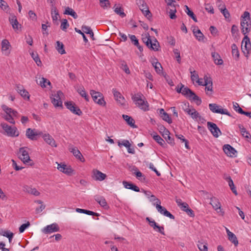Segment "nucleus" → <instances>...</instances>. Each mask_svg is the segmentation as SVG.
Instances as JSON below:
<instances>
[{
	"label": "nucleus",
	"mask_w": 251,
	"mask_h": 251,
	"mask_svg": "<svg viewBox=\"0 0 251 251\" xmlns=\"http://www.w3.org/2000/svg\"><path fill=\"white\" fill-rule=\"evenodd\" d=\"M115 12L120 16L122 18H124L126 16V14L124 12V9L121 7H116L114 9Z\"/></svg>",
	"instance_id": "nucleus-47"
},
{
	"label": "nucleus",
	"mask_w": 251,
	"mask_h": 251,
	"mask_svg": "<svg viewBox=\"0 0 251 251\" xmlns=\"http://www.w3.org/2000/svg\"><path fill=\"white\" fill-rule=\"evenodd\" d=\"M11 47L9 42L7 39H4L1 42V51L3 54L8 56L10 53Z\"/></svg>",
	"instance_id": "nucleus-14"
},
{
	"label": "nucleus",
	"mask_w": 251,
	"mask_h": 251,
	"mask_svg": "<svg viewBox=\"0 0 251 251\" xmlns=\"http://www.w3.org/2000/svg\"><path fill=\"white\" fill-rule=\"evenodd\" d=\"M146 220L148 221L149 224L151 226L153 227V228L154 230L156 229V227L158 226V225L156 224V223L153 220H151L150 218L147 217Z\"/></svg>",
	"instance_id": "nucleus-53"
},
{
	"label": "nucleus",
	"mask_w": 251,
	"mask_h": 251,
	"mask_svg": "<svg viewBox=\"0 0 251 251\" xmlns=\"http://www.w3.org/2000/svg\"><path fill=\"white\" fill-rule=\"evenodd\" d=\"M142 96H143L141 93H137L132 96V100L134 102H137L138 101H141Z\"/></svg>",
	"instance_id": "nucleus-52"
},
{
	"label": "nucleus",
	"mask_w": 251,
	"mask_h": 251,
	"mask_svg": "<svg viewBox=\"0 0 251 251\" xmlns=\"http://www.w3.org/2000/svg\"><path fill=\"white\" fill-rule=\"evenodd\" d=\"M57 164V169L59 170L60 172L66 174L68 175H71L72 173L73 172V170L72 169V168L70 167H68L67 165H66L62 163H58Z\"/></svg>",
	"instance_id": "nucleus-18"
},
{
	"label": "nucleus",
	"mask_w": 251,
	"mask_h": 251,
	"mask_svg": "<svg viewBox=\"0 0 251 251\" xmlns=\"http://www.w3.org/2000/svg\"><path fill=\"white\" fill-rule=\"evenodd\" d=\"M181 94L189 100L196 101L198 105H200L201 103V99L187 87H184L182 88Z\"/></svg>",
	"instance_id": "nucleus-2"
},
{
	"label": "nucleus",
	"mask_w": 251,
	"mask_h": 251,
	"mask_svg": "<svg viewBox=\"0 0 251 251\" xmlns=\"http://www.w3.org/2000/svg\"><path fill=\"white\" fill-rule=\"evenodd\" d=\"M137 4L145 16L148 19L151 17L149 7L144 0H137Z\"/></svg>",
	"instance_id": "nucleus-7"
},
{
	"label": "nucleus",
	"mask_w": 251,
	"mask_h": 251,
	"mask_svg": "<svg viewBox=\"0 0 251 251\" xmlns=\"http://www.w3.org/2000/svg\"><path fill=\"white\" fill-rule=\"evenodd\" d=\"M51 102L55 107L62 106V101L61 100L56 97L51 98Z\"/></svg>",
	"instance_id": "nucleus-43"
},
{
	"label": "nucleus",
	"mask_w": 251,
	"mask_h": 251,
	"mask_svg": "<svg viewBox=\"0 0 251 251\" xmlns=\"http://www.w3.org/2000/svg\"><path fill=\"white\" fill-rule=\"evenodd\" d=\"M76 211L78 213H84L89 215H93L96 216H99V214L98 213L86 209L77 208L76 209Z\"/></svg>",
	"instance_id": "nucleus-34"
},
{
	"label": "nucleus",
	"mask_w": 251,
	"mask_h": 251,
	"mask_svg": "<svg viewBox=\"0 0 251 251\" xmlns=\"http://www.w3.org/2000/svg\"><path fill=\"white\" fill-rule=\"evenodd\" d=\"M238 127L240 129L242 135L246 138H249L250 136V134L247 131L246 129L242 125H239Z\"/></svg>",
	"instance_id": "nucleus-41"
},
{
	"label": "nucleus",
	"mask_w": 251,
	"mask_h": 251,
	"mask_svg": "<svg viewBox=\"0 0 251 251\" xmlns=\"http://www.w3.org/2000/svg\"><path fill=\"white\" fill-rule=\"evenodd\" d=\"M106 175L97 169H94L93 170L92 177L95 180L102 181L106 178Z\"/></svg>",
	"instance_id": "nucleus-17"
},
{
	"label": "nucleus",
	"mask_w": 251,
	"mask_h": 251,
	"mask_svg": "<svg viewBox=\"0 0 251 251\" xmlns=\"http://www.w3.org/2000/svg\"><path fill=\"white\" fill-rule=\"evenodd\" d=\"M112 92L115 99L118 102L123 106H126V100L122 94L119 92L117 91L116 89H113Z\"/></svg>",
	"instance_id": "nucleus-13"
},
{
	"label": "nucleus",
	"mask_w": 251,
	"mask_h": 251,
	"mask_svg": "<svg viewBox=\"0 0 251 251\" xmlns=\"http://www.w3.org/2000/svg\"><path fill=\"white\" fill-rule=\"evenodd\" d=\"M160 203H157L156 205V208L157 211L161 214L169 217L170 219L174 220L175 216L173 215L170 212L167 210V209L164 207L162 206Z\"/></svg>",
	"instance_id": "nucleus-15"
},
{
	"label": "nucleus",
	"mask_w": 251,
	"mask_h": 251,
	"mask_svg": "<svg viewBox=\"0 0 251 251\" xmlns=\"http://www.w3.org/2000/svg\"><path fill=\"white\" fill-rule=\"evenodd\" d=\"M210 204L212 206L215 210L220 209L221 204L218 199L216 197H212L210 198Z\"/></svg>",
	"instance_id": "nucleus-24"
},
{
	"label": "nucleus",
	"mask_w": 251,
	"mask_h": 251,
	"mask_svg": "<svg viewBox=\"0 0 251 251\" xmlns=\"http://www.w3.org/2000/svg\"><path fill=\"white\" fill-rule=\"evenodd\" d=\"M100 5L103 9H107L110 6V3L109 0H105L103 1L102 2H100Z\"/></svg>",
	"instance_id": "nucleus-60"
},
{
	"label": "nucleus",
	"mask_w": 251,
	"mask_h": 251,
	"mask_svg": "<svg viewBox=\"0 0 251 251\" xmlns=\"http://www.w3.org/2000/svg\"><path fill=\"white\" fill-rule=\"evenodd\" d=\"M220 10L226 19H228L230 17L229 12L226 7L224 8H221Z\"/></svg>",
	"instance_id": "nucleus-59"
},
{
	"label": "nucleus",
	"mask_w": 251,
	"mask_h": 251,
	"mask_svg": "<svg viewBox=\"0 0 251 251\" xmlns=\"http://www.w3.org/2000/svg\"><path fill=\"white\" fill-rule=\"evenodd\" d=\"M121 68L125 71V72L127 74H129L130 73V71L128 67L127 66L126 62L125 61H122L121 62Z\"/></svg>",
	"instance_id": "nucleus-46"
},
{
	"label": "nucleus",
	"mask_w": 251,
	"mask_h": 251,
	"mask_svg": "<svg viewBox=\"0 0 251 251\" xmlns=\"http://www.w3.org/2000/svg\"><path fill=\"white\" fill-rule=\"evenodd\" d=\"M246 21V20H242L241 22L242 32L245 35V37L242 40L241 49L246 57H248L251 49V45L250 38L246 34L250 31L251 27L245 25V21Z\"/></svg>",
	"instance_id": "nucleus-1"
},
{
	"label": "nucleus",
	"mask_w": 251,
	"mask_h": 251,
	"mask_svg": "<svg viewBox=\"0 0 251 251\" xmlns=\"http://www.w3.org/2000/svg\"><path fill=\"white\" fill-rule=\"evenodd\" d=\"M118 145L120 147H121L122 146H124L126 148L131 146V144L127 140H124L122 141V143L120 141H118Z\"/></svg>",
	"instance_id": "nucleus-56"
},
{
	"label": "nucleus",
	"mask_w": 251,
	"mask_h": 251,
	"mask_svg": "<svg viewBox=\"0 0 251 251\" xmlns=\"http://www.w3.org/2000/svg\"><path fill=\"white\" fill-rule=\"evenodd\" d=\"M223 150L226 154L230 157H233L236 153L235 149L228 144L225 145L223 146Z\"/></svg>",
	"instance_id": "nucleus-20"
},
{
	"label": "nucleus",
	"mask_w": 251,
	"mask_h": 251,
	"mask_svg": "<svg viewBox=\"0 0 251 251\" xmlns=\"http://www.w3.org/2000/svg\"><path fill=\"white\" fill-rule=\"evenodd\" d=\"M198 247L201 251H208L207 246L206 243H203L199 242L198 243Z\"/></svg>",
	"instance_id": "nucleus-49"
},
{
	"label": "nucleus",
	"mask_w": 251,
	"mask_h": 251,
	"mask_svg": "<svg viewBox=\"0 0 251 251\" xmlns=\"http://www.w3.org/2000/svg\"><path fill=\"white\" fill-rule=\"evenodd\" d=\"M159 47L160 46L158 42L156 39H155L153 42L152 41H151V44H150V47L148 48L154 51H158L159 50Z\"/></svg>",
	"instance_id": "nucleus-36"
},
{
	"label": "nucleus",
	"mask_w": 251,
	"mask_h": 251,
	"mask_svg": "<svg viewBox=\"0 0 251 251\" xmlns=\"http://www.w3.org/2000/svg\"><path fill=\"white\" fill-rule=\"evenodd\" d=\"M233 109L235 111L241 114H243L244 112L237 102H233Z\"/></svg>",
	"instance_id": "nucleus-55"
},
{
	"label": "nucleus",
	"mask_w": 251,
	"mask_h": 251,
	"mask_svg": "<svg viewBox=\"0 0 251 251\" xmlns=\"http://www.w3.org/2000/svg\"><path fill=\"white\" fill-rule=\"evenodd\" d=\"M123 184L124 187L126 189H131L134 191L137 192L140 191L139 188L136 185L132 183L131 182L124 181L123 182Z\"/></svg>",
	"instance_id": "nucleus-22"
},
{
	"label": "nucleus",
	"mask_w": 251,
	"mask_h": 251,
	"mask_svg": "<svg viewBox=\"0 0 251 251\" xmlns=\"http://www.w3.org/2000/svg\"><path fill=\"white\" fill-rule=\"evenodd\" d=\"M0 7L6 12H9L10 11V8L7 2L3 0H0Z\"/></svg>",
	"instance_id": "nucleus-42"
},
{
	"label": "nucleus",
	"mask_w": 251,
	"mask_h": 251,
	"mask_svg": "<svg viewBox=\"0 0 251 251\" xmlns=\"http://www.w3.org/2000/svg\"><path fill=\"white\" fill-rule=\"evenodd\" d=\"M212 57L213 58L214 63L217 65H222L223 64V61L221 59L220 55L219 53L213 52H212Z\"/></svg>",
	"instance_id": "nucleus-28"
},
{
	"label": "nucleus",
	"mask_w": 251,
	"mask_h": 251,
	"mask_svg": "<svg viewBox=\"0 0 251 251\" xmlns=\"http://www.w3.org/2000/svg\"><path fill=\"white\" fill-rule=\"evenodd\" d=\"M161 118L165 121L167 122L169 124H171L172 121L170 116L167 113L164 114L161 117Z\"/></svg>",
	"instance_id": "nucleus-57"
},
{
	"label": "nucleus",
	"mask_w": 251,
	"mask_h": 251,
	"mask_svg": "<svg viewBox=\"0 0 251 251\" xmlns=\"http://www.w3.org/2000/svg\"><path fill=\"white\" fill-rule=\"evenodd\" d=\"M226 181L228 182V185L230 187V188L231 189V190L232 191V192L235 195H237V191L236 190V188L234 186V183H233V180H232L231 177L230 176H227V177H226L225 178Z\"/></svg>",
	"instance_id": "nucleus-31"
},
{
	"label": "nucleus",
	"mask_w": 251,
	"mask_h": 251,
	"mask_svg": "<svg viewBox=\"0 0 251 251\" xmlns=\"http://www.w3.org/2000/svg\"><path fill=\"white\" fill-rule=\"evenodd\" d=\"M172 8L170 9L169 11V17L171 19H175L176 18V8L174 5L171 6Z\"/></svg>",
	"instance_id": "nucleus-48"
},
{
	"label": "nucleus",
	"mask_w": 251,
	"mask_h": 251,
	"mask_svg": "<svg viewBox=\"0 0 251 251\" xmlns=\"http://www.w3.org/2000/svg\"><path fill=\"white\" fill-rule=\"evenodd\" d=\"M42 135H43V132L35 128H28L26 129L25 135L27 138L31 140H37L38 136H40Z\"/></svg>",
	"instance_id": "nucleus-5"
},
{
	"label": "nucleus",
	"mask_w": 251,
	"mask_h": 251,
	"mask_svg": "<svg viewBox=\"0 0 251 251\" xmlns=\"http://www.w3.org/2000/svg\"><path fill=\"white\" fill-rule=\"evenodd\" d=\"M90 94L96 103L101 106H105L106 102L104 100L103 95L100 92L92 90L90 91Z\"/></svg>",
	"instance_id": "nucleus-4"
},
{
	"label": "nucleus",
	"mask_w": 251,
	"mask_h": 251,
	"mask_svg": "<svg viewBox=\"0 0 251 251\" xmlns=\"http://www.w3.org/2000/svg\"><path fill=\"white\" fill-rule=\"evenodd\" d=\"M142 40L143 42L145 43V44L148 47H150V44H151V39L150 35L149 33L147 34L146 37H143L142 38Z\"/></svg>",
	"instance_id": "nucleus-54"
},
{
	"label": "nucleus",
	"mask_w": 251,
	"mask_h": 251,
	"mask_svg": "<svg viewBox=\"0 0 251 251\" xmlns=\"http://www.w3.org/2000/svg\"><path fill=\"white\" fill-rule=\"evenodd\" d=\"M66 107L75 114L80 116L82 112L80 108L76 106L75 103L72 101H67L65 102Z\"/></svg>",
	"instance_id": "nucleus-11"
},
{
	"label": "nucleus",
	"mask_w": 251,
	"mask_h": 251,
	"mask_svg": "<svg viewBox=\"0 0 251 251\" xmlns=\"http://www.w3.org/2000/svg\"><path fill=\"white\" fill-rule=\"evenodd\" d=\"M207 124L208 129L210 131L214 137L217 138L220 135L222 134L220 129L217 126L216 124L210 122H208Z\"/></svg>",
	"instance_id": "nucleus-9"
},
{
	"label": "nucleus",
	"mask_w": 251,
	"mask_h": 251,
	"mask_svg": "<svg viewBox=\"0 0 251 251\" xmlns=\"http://www.w3.org/2000/svg\"><path fill=\"white\" fill-rule=\"evenodd\" d=\"M69 150L77 159L82 162H84L85 159L83 155L76 147L72 146L69 147Z\"/></svg>",
	"instance_id": "nucleus-16"
},
{
	"label": "nucleus",
	"mask_w": 251,
	"mask_h": 251,
	"mask_svg": "<svg viewBox=\"0 0 251 251\" xmlns=\"http://www.w3.org/2000/svg\"><path fill=\"white\" fill-rule=\"evenodd\" d=\"M158 129L160 133L167 142L172 146L175 145L174 139L170 136L169 131L162 125H158Z\"/></svg>",
	"instance_id": "nucleus-3"
},
{
	"label": "nucleus",
	"mask_w": 251,
	"mask_h": 251,
	"mask_svg": "<svg viewBox=\"0 0 251 251\" xmlns=\"http://www.w3.org/2000/svg\"><path fill=\"white\" fill-rule=\"evenodd\" d=\"M29 18L33 21H36L37 19L36 14L32 10H29L28 12Z\"/></svg>",
	"instance_id": "nucleus-64"
},
{
	"label": "nucleus",
	"mask_w": 251,
	"mask_h": 251,
	"mask_svg": "<svg viewBox=\"0 0 251 251\" xmlns=\"http://www.w3.org/2000/svg\"><path fill=\"white\" fill-rule=\"evenodd\" d=\"M183 110L188 115H190L193 119H197L198 118H199L200 120L201 119H203L200 115L199 112H197L196 109L193 108L190 109L188 108H184L183 107Z\"/></svg>",
	"instance_id": "nucleus-19"
},
{
	"label": "nucleus",
	"mask_w": 251,
	"mask_h": 251,
	"mask_svg": "<svg viewBox=\"0 0 251 251\" xmlns=\"http://www.w3.org/2000/svg\"><path fill=\"white\" fill-rule=\"evenodd\" d=\"M191 78L193 81H197L199 79V75L195 71H190Z\"/></svg>",
	"instance_id": "nucleus-61"
},
{
	"label": "nucleus",
	"mask_w": 251,
	"mask_h": 251,
	"mask_svg": "<svg viewBox=\"0 0 251 251\" xmlns=\"http://www.w3.org/2000/svg\"><path fill=\"white\" fill-rule=\"evenodd\" d=\"M1 126L3 129L6 132L7 135L11 137H17L19 136V131L15 126L11 127L4 123H1Z\"/></svg>",
	"instance_id": "nucleus-6"
},
{
	"label": "nucleus",
	"mask_w": 251,
	"mask_h": 251,
	"mask_svg": "<svg viewBox=\"0 0 251 251\" xmlns=\"http://www.w3.org/2000/svg\"><path fill=\"white\" fill-rule=\"evenodd\" d=\"M59 231V227L56 223L48 225L42 229V232L45 234L51 233Z\"/></svg>",
	"instance_id": "nucleus-12"
},
{
	"label": "nucleus",
	"mask_w": 251,
	"mask_h": 251,
	"mask_svg": "<svg viewBox=\"0 0 251 251\" xmlns=\"http://www.w3.org/2000/svg\"><path fill=\"white\" fill-rule=\"evenodd\" d=\"M123 119L126 121L127 124L133 128L137 127L135 125V121L134 119L130 116L126 115H123Z\"/></svg>",
	"instance_id": "nucleus-27"
},
{
	"label": "nucleus",
	"mask_w": 251,
	"mask_h": 251,
	"mask_svg": "<svg viewBox=\"0 0 251 251\" xmlns=\"http://www.w3.org/2000/svg\"><path fill=\"white\" fill-rule=\"evenodd\" d=\"M151 63H152V66L154 68L156 72L158 74H163V72H162L163 68H162L161 64L157 61V60L156 59H154L152 61Z\"/></svg>",
	"instance_id": "nucleus-23"
},
{
	"label": "nucleus",
	"mask_w": 251,
	"mask_h": 251,
	"mask_svg": "<svg viewBox=\"0 0 251 251\" xmlns=\"http://www.w3.org/2000/svg\"><path fill=\"white\" fill-rule=\"evenodd\" d=\"M193 32L197 39L199 41H203L204 39V35L198 27H195L193 30Z\"/></svg>",
	"instance_id": "nucleus-26"
},
{
	"label": "nucleus",
	"mask_w": 251,
	"mask_h": 251,
	"mask_svg": "<svg viewBox=\"0 0 251 251\" xmlns=\"http://www.w3.org/2000/svg\"><path fill=\"white\" fill-rule=\"evenodd\" d=\"M27 149V147L21 148L19 149L18 152L19 158L25 164L31 161L29 156L28 152L26 150Z\"/></svg>",
	"instance_id": "nucleus-8"
},
{
	"label": "nucleus",
	"mask_w": 251,
	"mask_h": 251,
	"mask_svg": "<svg viewBox=\"0 0 251 251\" xmlns=\"http://www.w3.org/2000/svg\"><path fill=\"white\" fill-rule=\"evenodd\" d=\"M56 44L55 48L59 53L61 54L66 53V51L64 50V46L62 42L58 41L56 42Z\"/></svg>",
	"instance_id": "nucleus-33"
},
{
	"label": "nucleus",
	"mask_w": 251,
	"mask_h": 251,
	"mask_svg": "<svg viewBox=\"0 0 251 251\" xmlns=\"http://www.w3.org/2000/svg\"><path fill=\"white\" fill-rule=\"evenodd\" d=\"M133 170H135L136 171V172H135L134 173L136 175V177L139 180H140L141 181L145 180V179H146L145 176H144V175H143V174L141 172L138 171V169L137 168V167L133 166Z\"/></svg>",
	"instance_id": "nucleus-38"
},
{
	"label": "nucleus",
	"mask_w": 251,
	"mask_h": 251,
	"mask_svg": "<svg viewBox=\"0 0 251 251\" xmlns=\"http://www.w3.org/2000/svg\"><path fill=\"white\" fill-rule=\"evenodd\" d=\"M140 109L146 111L149 110V104L147 101H145L144 100L141 99V101H138L135 103Z\"/></svg>",
	"instance_id": "nucleus-25"
},
{
	"label": "nucleus",
	"mask_w": 251,
	"mask_h": 251,
	"mask_svg": "<svg viewBox=\"0 0 251 251\" xmlns=\"http://www.w3.org/2000/svg\"><path fill=\"white\" fill-rule=\"evenodd\" d=\"M64 14L71 15L72 16L74 19H76L78 17V16L76 12L71 8H70L69 7H67L65 8V10L64 12Z\"/></svg>",
	"instance_id": "nucleus-35"
},
{
	"label": "nucleus",
	"mask_w": 251,
	"mask_h": 251,
	"mask_svg": "<svg viewBox=\"0 0 251 251\" xmlns=\"http://www.w3.org/2000/svg\"><path fill=\"white\" fill-rule=\"evenodd\" d=\"M209 108L213 113H220L230 116V114L227 109L220 108L219 106L216 103H210L209 104Z\"/></svg>",
	"instance_id": "nucleus-10"
},
{
	"label": "nucleus",
	"mask_w": 251,
	"mask_h": 251,
	"mask_svg": "<svg viewBox=\"0 0 251 251\" xmlns=\"http://www.w3.org/2000/svg\"><path fill=\"white\" fill-rule=\"evenodd\" d=\"M1 107L3 110L5 112L6 115H11L12 112H13V109H12L11 108H9L6 105H2Z\"/></svg>",
	"instance_id": "nucleus-62"
},
{
	"label": "nucleus",
	"mask_w": 251,
	"mask_h": 251,
	"mask_svg": "<svg viewBox=\"0 0 251 251\" xmlns=\"http://www.w3.org/2000/svg\"><path fill=\"white\" fill-rule=\"evenodd\" d=\"M31 55L32 58L33 59V60H34V61L37 64V65L38 66H41L42 64V62L40 60V58L39 57L38 54L37 53L32 52L31 53Z\"/></svg>",
	"instance_id": "nucleus-45"
},
{
	"label": "nucleus",
	"mask_w": 251,
	"mask_h": 251,
	"mask_svg": "<svg viewBox=\"0 0 251 251\" xmlns=\"http://www.w3.org/2000/svg\"><path fill=\"white\" fill-rule=\"evenodd\" d=\"M95 200L101 206L103 207L105 209H107L108 208L106 200L103 197H96L95 198Z\"/></svg>",
	"instance_id": "nucleus-30"
},
{
	"label": "nucleus",
	"mask_w": 251,
	"mask_h": 251,
	"mask_svg": "<svg viewBox=\"0 0 251 251\" xmlns=\"http://www.w3.org/2000/svg\"><path fill=\"white\" fill-rule=\"evenodd\" d=\"M129 37L132 44L135 46H138L139 42L136 37L134 35L129 34Z\"/></svg>",
	"instance_id": "nucleus-58"
},
{
	"label": "nucleus",
	"mask_w": 251,
	"mask_h": 251,
	"mask_svg": "<svg viewBox=\"0 0 251 251\" xmlns=\"http://www.w3.org/2000/svg\"><path fill=\"white\" fill-rule=\"evenodd\" d=\"M228 238L231 242L234 244L235 246H237L238 245V241L236 235L234 233H230V234H229V236H228Z\"/></svg>",
	"instance_id": "nucleus-44"
},
{
	"label": "nucleus",
	"mask_w": 251,
	"mask_h": 251,
	"mask_svg": "<svg viewBox=\"0 0 251 251\" xmlns=\"http://www.w3.org/2000/svg\"><path fill=\"white\" fill-rule=\"evenodd\" d=\"M185 11L187 13V14L190 16L195 22H197V19L196 16L193 13L192 11H191L189 7L187 5H185Z\"/></svg>",
	"instance_id": "nucleus-39"
},
{
	"label": "nucleus",
	"mask_w": 251,
	"mask_h": 251,
	"mask_svg": "<svg viewBox=\"0 0 251 251\" xmlns=\"http://www.w3.org/2000/svg\"><path fill=\"white\" fill-rule=\"evenodd\" d=\"M51 15L53 21H57L59 17V13L57 8L52 5L51 8Z\"/></svg>",
	"instance_id": "nucleus-32"
},
{
	"label": "nucleus",
	"mask_w": 251,
	"mask_h": 251,
	"mask_svg": "<svg viewBox=\"0 0 251 251\" xmlns=\"http://www.w3.org/2000/svg\"><path fill=\"white\" fill-rule=\"evenodd\" d=\"M69 26V24L66 19H63L61 23L60 28L63 31H66L67 28Z\"/></svg>",
	"instance_id": "nucleus-51"
},
{
	"label": "nucleus",
	"mask_w": 251,
	"mask_h": 251,
	"mask_svg": "<svg viewBox=\"0 0 251 251\" xmlns=\"http://www.w3.org/2000/svg\"><path fill=\"white\" fill-rule=\"evenodd\" d=\"M44 141L51 147H56L57 145L54 139L49 133L42 135Z\"/></svg>",
	"instance_id": "nucleus-21"
},
{
	"label": "nucleus",
	"mask_w": 251,
	"mask_h": 251,
	"mask_svg": "<svg viewBox=\"0 0 251 251\" xmlns=\"http://www.w3.org/2000/svg\"><path fill=\"white\" fill-rule=\"evenodd\" d=\"M39 84L42 87H46L47 85H50V82L47 79L42 77V80L40 81Z\"/></svg>",
	"instance_id": "nucleus-50"
},
{
	"label": "nucleus",
	"mask_w": 251,
	"mask_h": 251,
	"mask_svg": "<svg viewBox=\"0 0 251 251\" xmlns=\"http://www.w3.org/2000/svg\"><path fill=\"white\" fill-rule=\"evenodd\" d=\"M153 138L161 146L165 147V145H166L164 140L159 135H154L153 136Z\"/></svg>",
	"instance_id": "nucleus-40"
},
{
	"label": "nucleus",
	"mask_w": 251,
	"mask_h": 251,
	"mask_svg": "<svg viewBox=\"0 0 251 251\" xmlns=\"http://www.w3.org/2000/svg\"><path fill=\"white\" fill-rule=\"evenodd\" d=\"M30 226V223L29 222H27L25 224H24L20 226L19 227V231L20 233H23L25 229L27 228Z\"/></svg>",
	"instance_id": "nucleus-63"
},
{
	"label": "nucleus",
	"mask_w": 251,
	"mask_h": 251,
	"mask_svg": "<svg viewBox=\"0 0 251 251\" xmlns=\"http://www.w3.org/2000/svg\"><path fill=\"white\" fill-rule=\"evenodd\" d=\"M9 21L14 29H18L19 23L15 15H11L9 18Z\"/></svg>",
	"instance_id": "nucleus-29"
},
{
	"label": "nucleus",
	"mask_w": 251,
	"mask_h": 251,
	"mask_svg": "<svg viewBox=\"0 0 251 251\" xmlns=\"http://www.w3.org/2000/svg\"><path fill=\"white\" fill-rule=\"evenodd\" d=\"M77 92L83 97L86 101L89 100V96L87 95L83 87H79L77 89Z\"/></svg>",
	"instance_id": "nucleus-37"
}]
</instances>
